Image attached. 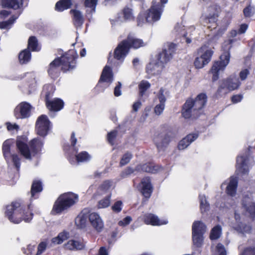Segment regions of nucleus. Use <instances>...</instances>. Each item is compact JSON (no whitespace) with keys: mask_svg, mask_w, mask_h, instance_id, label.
Returning <instances> with one entry per match:
<instances>
[{"mask_svg":"<svg viewBox=\"0 0 255 255\" xmlns=\"http://www.w3.org/2000/svg\"><path fill=\"white\" fill-rule=\"evenodd\" d=\"M71 5V0H60L56 3L55 9L59 11H62L69 8Z\"/></svg>","mask_w":255,"mask_h":255,"instance_id":"72a5a7b5","label":"nucleus"},{"mask_svg":"<svg viewBox=\"0 0 255 255\" xmlns=\"http://www.w3.org/2000/svg\"><path fill=\"white\" fill-rule=\"evenodd\" d=\"M248 27V25L247 24H242L240 26V27L239 29V33L240 34L244 33L246 31Z\"/></svg>","mask_w":255,"mask_h":255,"instance_id":"338daca9","label":"nucleus"},{"mask_svg":"<svg viewBox=\"0 0 255 255\" xmlns=\"http://www.w3.org/2000/svg\"><path fill=\"white\" fill-rule=\"evenodd\" d=\"M16 18L13 17L9 18L7 21L0 22V29H9L11 25L14 23Z\"/></svg>","mask_w":255,"mask_h":255,"instance_id":"09e8293b","label":"nucleus"},{"mask_svg":"<svg viewBox=\"0 0 255 255\" xmlns=\"http://www.w3.org/2000/svg\"><path fill=\"white\" fill-rule=\"evenodd\" d=\"M50 128V122L45 115L38 117L36 123L37 134L41 136H45Z\"/></svg>","mask_w":255,"mask_h":255,"instance_id":"f8f14e48","label":"nucleus"},{"mask_svg":"<svg viewBox=\"0 0 255 255\" xmlns=\"http://www.w3.org/2000/svg\"><path fill=\"white\" fill-rule=\"evenodd\" d=\"M132 221V218L130 216H127L123 220L119 222L118 224L120 226L124 227L128 225Z\"/></svg>","mask_w":255,"mask_h":255,"instance_id":"6e6d98bb","label":"nucleus"},{"mask_svg":"<svg viewBox=\"0 0 255 255\" xmlns=\"http://www.w3.org/2000/svg\"><path fill=\"white\" fill-rule=\"evenodd\" d=\"M183 27L181 24H177L175 27V30L176 32L183 36L187 43H190L192 41L190 36L193 34L191 33V31L194 30L195 28L194 27H191L188 29V31H185Z\"/></svg>","mask_w":255,"mask_h":255,"instance_id":"aec40b11","label":"nucleus"},{"mask_svg":"<svg viewBox=\"0 0 255 255\" xmlns=\"http://www.w3.org/2000/svg\"><path fill=\"white\" fill-rule=\"evenodd\" d=\"M89 221L92 227L98 232H101L104 228V222L100 215L95 212L89 215Z\"/></svg>","mask_w":255,"mask_h":255,"instance_id":"f3484780","label":"nucleus"},{"mask_svg":"<svg viewBox=\"0 0 255 255\" xmlns=\"http://www.w3.org/2000/svg\"><path fill=\"white\" fill-rule=\"evenodd\" d=\"M240 85L238 79L235 76H231L221 83L218 92L226 94L229 91L237 89Z\"/></svg>","mask_w":255,"mask_h":255,"instance_id":"9b49d317","label":"nucleus"},{"mask_svg":"<svg viewBox=\"0 0 255 255\" xmlns=\"http://www.w3.org/2000/svg\"><path fill=\"white\" fill-rule=\"evenodd\" d=\"M65 248L70 250H81L84 247L83 243L74 240L69 241L65 245Z\"/></svg>","mask_w":255,"mask_h":255,"instance_id":"c85d7f7f","label":"nucleus"},{"mask_svg":"<svg viewBox=\"0 0 255 255\" xmlns=\"http://www.w3.org/2000/svg\"><path fill=\"white\" fill-rule=\"evenodd\" d=\"M155 143L159 150H164L171 141V137L168 133L159 135L155 138Z\"/></svg>","mask_w":255,"mask_h":255,"instance_id":"a211bd4d","label":"nucleus"},{"mask_svg":"<svg viewBox=\"0 0 255 255\" xmlns=\"http://www.w3.org/2000/svg\"><path fill=\"white\" fill-rule=\"evenodd\" d=\"M249 74V71L248 69H244L240 73V77L242 80H244L246 79Z\"/></svg>","mask_w":255,"mask_h":255,"instance_id":"0e129e2a","label":"nucleus"},{"mask_svg":"<svg viewBox=\"0 0 255 255\" xmlns=\"http://www.w3.org/2000/svg\"><path fill=\"white\" fill-rule=\"evenodd\" d=\"M200 202V209L202 213L206 212L209 209V204L206 201V197L204 195H199Z\"/></svg>","mask_w":255,"mask_h":255,"instance_id":"37998d69","label":"nucleus"},{"mask_svg":"<svg viewBox=\"0 0 255 255\" xmlns=\"http://www.w3.org/2000/svg\"><path fill=\"white\" fill-rule=\"evenodd\" d=\"M203 234H198L194 228L193 234H192V240L193 245L196 247L200 248L203 245Z\"/></svg>","mask_w":255,"mask_h":255,"instance_id":"c756f323","label":"nucleus"},{"mask_svg":"<svg viewBox=\"0 0 255 255\" xmlns=\"http://www.w3.org/2000/svg\"><path fill=\"white\" fill-rule=\"evenodd\" d=\"M76 159L78 162H86L89 161L90 158V155L86 151H82L77 154L76 156Z\"/></svg>","mask_w":255,"mask_h":255,"instance_id":"79ce46f5","label":"nucleus"},{"mask_svg":"<svg viewBox=\"0 0 255 255\" xmlns=\"http://www.w3.org/2000/svg\"><path fill=\"white\" fill-rule=\"evenodd\" d=\"M237 179L235 177H231L227 186L226 192L228 195L233 196L235 195L237 187Z\"/></svg>","mask_w":255,"mask_h":255,"instance_id":"cd10ccee","label":"nucleus"},{"mask_svg":"<svg viewBox=\"0 0 255 255\" xmlns=\"http://www.w3.org/2000/svg\"><path fill=\"white\" fill-rule=\"evenodd\" d=\"M6 128L9 131H13L16 130L17 131L19 127L17 125L14 124H11L9 123H7L6 124Z\"/></svg>","mask_w":255,"mask_h":255,"instance_id":"052dcab7","label":"nucleus"},{"mask_svg":"<svg viewBox=\"0 0 255 255\" xmlns=\"http://www.w3.org/2000/svg\"><path fill=\"white\" fill-rule=\"evenodd\" d=\"M111 203V195L100 200L98 202V207L99 208H105L109 207Z\"/></svg>","mask_w":255,"mask_h":255,"instance_id":"a18cd8bd","label":"nucleus"},{"mask_svg":"<svg viewBox=\"0 0 255 255\" xmlns=\"http://www.w3.org/2000/svg\"><path fill=\"white\" fill-rule=\"evenodd\" d=\"M132 157V155L130 152H126L122 156L121 161H120V164L122 166H123V165H125L128 164L130 161Z\"/></svg>","mask_w":255,"mask_h":255,"instance_id":"8fccbe9b","label":"nucleus"},{"mask_svg":"<svg viewBox=\"0 0 255 255\" xmlns=\"http://www.w3.org/2000/svg\"><path fill=\"white\" fill-rule=\"evenodd\" d=\"M123 18L125 20H131L133 18V14L131 8L126 7L123 10Z\"/></svg>","mask_w":255,"mask_h":255,"instance_id":"de8ad7c7","label":"nucleus"},{"mask_svg":"<svg viewBox=\"0 0 255 255\" xmlns=\"http://www.w3.org/2000/svg\"><path fill=\"white\" fill-rule=\"evenodd\" d=\"M42 190L41 183L39 181H34L31 186V196L34 197L36 193L40 192Z\"/></svg>","mask_w":255,"mask_h":255,"instance_id":"a19ab883","label":"nucleus"},{"mask_svg":"<svg viewBox=\"0 0 255 255\" xmlns=\"http://www.w3.org/2000/svg\"><path fill=\"white\" fill-rule=\"evenodd\" d=\"M255 12V7L251 5H249L244 9V13L246 17H250L252 16Z\"/></svg>","mask_w":255,"mask_h":255,"instance_id":"3c124183","label":"nucleus"},{"mask_svg":"<svg viewBox=\"0 0 255 255\" xmlns=\"http://www.w3.org/2000/svg\"><path fill=\"white\" fill-rule=\"evenodd\" d=\"M77 57L76 51L70 50L60 58H55L49 64L48 69L49 75L53 78L57 77L59 73L60 66L64 71L73 69L75 67V59Z\"/></svg>","mask_w":255,"mask_h":255,"instance_id":"f257e3e1","label":"nucleus"},{"mask_svg":"<svg viewBox=\"0 0 255 255\" xmlns=\"http://www.w3.org/2000/svg\"><path fill=\"white\" fill-rule=\"evenodd\" d=\"M141 192L142 195L147 198H149L152 192V187L149 178L145 177L142 179L140 183Z\"/></svg>","mask_w":255,"mask_h":255,"instance_id":"4be33fe9","label":"nucleus"},{"mask_svg":"<svg viewBox=\"0 0 255 255\" xmlns=\"http://www.w3.org/2000/svg\"><path fill=\"white\" fill-rule=\"evenodd\" d=\"M68 238V234L67 232H62L52 239V243L54 245L62 243Z\"/></svg>","mask_w":255,"mask_h":255,"instance_id":"4c0bfd02","label":"nucleus"},{"mask_svg":"<svg viewBox=\"0 0 255 255\" xmlns=\"http://www.w3.org/2000/svg\"><path fill=\"white\" fill-rule=\"evenodd\" d=\"M31 58V54L28 49L23 50L19 55V62L21 64L28 62Z\"/></svg>","mask_w":255,"mask_h":255,"instance_id":"e433bc0d","label":"nucleus"},{"mask_svg":"<svg viewBox=\"0 0 255 255\" xmlns=\"http://www.w3.org/2000/svg\"><path fill=\"white\" fill-rule=\"evenodd\" d=\"M242 98V96L240 95H235L232 97V100L234 103H237L240 102Z\"/></svg>","mask_w":255,"mask_h":255,"instance_id":"69168bd1","label":"nucleus"},{"mask_svg":"<svg viewBox=\"0 0 255 255\" xmlns=\"http://www.w3.org/2000/svg\"><path fill=\"white\" fill-rule=\"evenodd\" d=\"M214 255H226V251L222 244L220 243L217 244Z\"/></svg>","mask_w":255,"mask_h":255,"instance_id":"603ef678","label":"nucleus"},{"mask_svg":"<svg viewBox=\"0 0 255 255\" xmlns=\"http://www.w3.org/2000/svg\"><path fill=\"white\" fill-rule=\"evenodd\" d=\"M207 102V97L204 94H200L195 99H188L184 104L182 115L185 119L196 118Z\"/></svg>","mask_w":255,"mask_h":255,"instance_id":"7ed1b4c3","label":"nucleus"},{"mask_svg":"<svg viewBox=\"0 0 255 255\" xmlns=\"http://www.w3.org/2000/svg\"><path fill=\"white\" fill-rule=\"evenodd\" d=\"M12 162L17 170L19 169L20 165V158L17 154H13L11 155Z\"/></svg>","mask_w":255,"mask_h":255,"instance_id":"864d4df0","label":"nucleus"},{"mask_svg":"<svg viewBox=\"0 0 255 255\" xmlns=\"http://www.w3.org/2000/svg\"><path fill=\"white\" fill-rule=\"evenodd\" d=\"M71 13L73 15V20L76 26H81L83 23V17L80 12L77 10H71Z\"/></svg>","mask_w":255,"mask_h":255,"instance_id":"473e14b6","label":"nucleus"},{"mask_svg":"<svg viewBox=\"0 0 255 255\" xmlns=\"http://www.w3.org/2000/svg\"><path fill=\"white\" fill-rule=\"evenodd\" d=\"M250 160L247 156H240L237 158V172L239 176L246 175L249 172L248 161Z\"/></svg>","mask_w":255,"mask_h":255,"instance_id":"4468645a","label":"nucleus"},{"mask_svg":"<svg viewBox=\"0 0 255 255\" xmlns=\"http://www.w3.org/2000/svg\"><path fill=\"white\" fill-rule=\"evenodd\" d=\"M218 13L216 8L214 6H211L208 8L205 15H203L202 19H205L206 23L215 22L217 20Z\"/></svg>","mask_w":255,"mask_h":255,"instance_id":"393cba45","label":"nucleus"},{"mask_svg":"<svg viewBox=\"0 0 255 255\" xmlns=\"http://www.w3.org/2000/svg\"><path fill=\"white\" fill-rule=\"evenodd\" d=\"M78 195L72 192L62 194L55 202L52 212L59 214L68 210L78 201Z\"/></svg>","mask_w":255,"mask_h":255,"instance_id":"6e6552de","label":"nucleus"},{"mask_svg":"<svg viewBox=\"0 0 255 255\" xmlns=\"http://www.w3.org/2000/svg\"><path fill=\"white\" fill-rule=\"evenodd\" d=\"M166 95L167 91L162 88H160L157 94L156 97L159 101V104H157L154 108V112L157 115H161L165 108Z\"/></svg>","mask_w":255,"mask_h":255,"instance_id":"2eb2a0df","label":"nucleus"},{"mask_svg":"<svg viewBox=\"0 0 255 255\" xmlns=\"http://www.w3.org/2000/svg\"><path fill=\"white\" fill-rule=\"evenodd\" d=\"M143 218L146 224L152 226H160L165 225L168 223L166 219L160 220L157 216L151 213L145 214Z\"/></svg>","mask_w":255,"mask_h":255,"instance_id":"dca6fc26","label":"nucleus"},{"mask_svg":"<svg viewBox=\"0 0 255 255\" xmlns=\"http://www.w3.org/2000/svg\"><path fill=\"white\" fill-rule=\"evenodd\" d=\"M144 45V42L141 39L135 38L129 35L127 39L123 40L116 48L115 58L118 60L123 59L126 56L130 47L137 49Z\"/></svg>","mask_w":255,"mask_h":255,"instance_id":"0eeeda50","label":"nucleus"},{"mask_svg":"<svg viewBox=\"0 0 255 255\" xmlns=\"http://www.w3.org/2000/svg\"><path fill=\"white\" fill-rule=\"evenodd\" d=\"M164 6L153 0L150 8L145 12H141L138 15L137 22L138 25L142 26L145 23L152 24L159 20L161 17Z\"/></svg>","mask_w":255,"mask_h":255,"instance_id":"423d86ee","label":"nucleus"},{"mask_svg":"<svg viewBox=\"0 0 255 255\" xmlns=\"http://www.w3.org/2000/svg\"><path fill=\"white\" fill-rule=\"evenodd\" d=\"M112 186V182L110 180L104 181L99 187L97 192L100 193L102 192L108 191Z\"/></svg>","mask_w":255,"mask_h":255,"instance_id":"49530a36","label":"nucleus"},{"mask_svg":"<svg viewBox=\"0 0 255 255\" xmlns=\"http://www.w3.org/2000/svg\"><path fill=\"white\" fill-rule=\"evenodd\" d=\"M113 81V76L112 69L109 66H106L103 70L99 84L106 83L107 84L108 86H109Z\"/></svg>","mask_w":255,"mask_h":255,"instance_id":"412c9836","label":"nucleus"},{"mask_svg":"<svg viewBox=\"0 0 255 255\" xmlns=\"http://www.w3.org/2000/svg\"><path fill=\"white\" fill-rule=\"evenodd\" d=\"M235 218L236 223L232 225L233 228L239 233H249L251 230V227L249 225H246L242 222H240V216L236 212L235 213Z\"/></svg>","mask_w":255,"mask_h":255,"instance_id":"6ab92c4d","label":"nucleus"},{"mask_svg":"<svg viewBox=\"0 0 255 255\" xmlns=\"http://www.w3.org/2000/svg\"><path fill=\"white\" fill-rule=\"evenodd\" d=\"M31 106L27 103L22 102L14 109V116L17 119H23L29 116Z\"/></svg>","mask_w":255,"mask_h":255,"instance_id":"ddd939ff","label":"nucleus"},{"mask_svg":"<svg viewBox=\"0 0 255 255\" xmlns=\"http://www.w3.org/2000/svg\"><path fill=\"white\" fill-rule=\"evenodd\" d=\"M133 172V169L131 168L128 167L126 169H125L121 174V176L125 178L128 175Z\"/></svg>","mask_w":255,"mask_h":255,"instance_id":"680f3d73","label":"nucleus"},{"mask_svg":"<svg viewBox=\"0 0 255 255\" xmlns=\"http://www.w3.org/2000/svg\"><path fill=\"white\" fill-rule=\"evenodd\" d=\"M243 206L251 216L255 214V203L252 202L250 198H245L243 201Z\"/></svg>","mask_w":255,"mask_h":255,"instance_id":"a878e982","label":"nucleus"},{"mask_svg":"<svg viewBox=\"0 0 255 255\" xmlns=\"http://www.w3.org/2000/svg\"><path fill=\"white\" fill-rule=\"evenodd\" d=\"M13 143L11 139H7L5 140L2 145V151L4 158L8 161L9 157L10 156V147Z\"/></svg>","mask_w":255,"mask_h":255,"instance_id":"c9c22d12","label":"nucleus"},{"mask_svg":"<svg viewBox=\"0 0 255 255\" xmlns=\"http://www.w3.org/2000/svg\"><path fill=\"white\" fill-rule=\"evenodd\" d=\"M87 216L84 213H81L75 219V224L80 229L84 228L87 224Z\"/></svg>","mask_w":255,"mask_h":255,"instance_id":"7c9ffc66","label":"nucleus"},{"mask_svg":"<svg viewBox=\"0 0 255 255\" xmlns=\"http://www.w3.org/2000/svg\"><path fill=\"white\" fill-rule=\"evenodd\" d=\"M162 169L161 167L151 164H144L141 166V170L144 172L155 173Z\"/></svg>","mask_w":255,"mask_h":255,"instance_id":"f704fd0d","label":"nucleus"},{"mask_svg":"<svg viewBox=\"0 0 255 255\" xmlns=\"http://www.w3.org/2000/svg\"><path fill=\"white\" fill-rule=\"evenodd\" d=\"M122 202L121 201L116 202L112 208L113 211L119 213L122 210Z\"/></svg>","mask_w":255,"mask_h":255,"instance_id":"4d7b16f0","label":"nucleus"},{"mask_svg":"<svg viewBox=\"0 0 255 255\" xmlns=\"http://www.w3.org/2000/svg\"><path fill=\"white\" fill-rule=\"evenodd\" d=\"M46 244L44 242L41 243L38 246L36 255H41L45 250Z\"/></svg>","mask_w":255,"mask_h":255,"instance_id":"bf43d9fd","label":"nucleus"},{"mask_svg":"<svg viewBox=\"0 0 255 255\" xmlns=\"http://www.w3.org/2000/svg\"><path fill=\"white\" fill-rule=\"evenodd\" d=\"M221 234V227L220 226H217L212 230L210 234V239L211 240H216L220 237Z\"/></svg>","mask_w":255,"mask_h":255,"instance_id":"c03bdc74","label":"nucleus"},{"mask_svg":"<svg viewBox=\"0 0 255 255\" xmlns=\"http://www.w3.org/2000/svg\"><path fill=\"white\" fill-rule=\"evenodd\" d=\"M230 58V53L226 51L221 55L220 61H216L214 63L211 69V72L213 74V81H216L219 78V72L225 69L229 64Z\"/></svg>","mask_w":255,"mask_h":255,"instance_id":"1a4fd4ad","label":"nucleus"},{"mask_svg":"<svg viewBox=\"0 0 255 255\" xmlns=\"http://www.w3.org/2000/svg\"><path fill=\"white\" fill-rule=\"evenodd\" d=\"M5 215L8 220L14 224H18L22 220L28 222L33 216L30 211H25L18 202H13L7 206Z\"/></svg>","mask_w":255,"mask_h":255,"instance_id":"20e7f679","label":"nucleus"},{"mask_svg":"<svg viewBox=\"0 0 255 255\" xmlns=\"http://www.w3.org/2000/svg\"><path fill=\"white\" fill-rule=\"evenodd\" d=\"M255 253V251L251 249H247L244 251V252L240 254V255H248Z\"/></svg>","mask_w":255,"mask_h":255,"instance_id":"774afa93","label":"nucleus"},{"mask_svg":"<svg viewBox=\"0 0 255 255\" xmlns=\"http://www.w3.org/2000/svg\"><path fill=\"white\" fill-rule=\"evenodd\" d=\"M46 104L47 108L53 111H59L63 108L64 106L63 102L58 98L52 100L46 99Z\"/></svg>","mask_w":255,"mask_h":255,"instance_id":"b1692460","label":"nucleus"},{"mask_svg":"<svg viewBox=\"0 0 255 255\" xmlns=\"http://www.w3.org/2000/svg\"><path fill=\"white\" fill-rule=\"evenodd\" d=\"M31 150L30 152L26 144V140L23 137H19L16 141V146L21 154L27 159H31V157L41 150L43 145V141L39 138H35L29 142Z\"/></svg>","mask_w":255,"mask_h":255,"instance_id":"39448f33","label":"nucleus"},{"mask_svg":"<svg viewBox=\"0 0 255 255\" xmlns=\"http://www.w3.org/2000/svg\"><path fill=\"white\" fill-rule=\"evenodd\" d=\"M150 87V84L147 81H141L139 85V94L140 96H143L145 92Z\"/></svg>","mask_w":255,"mask_h":255,"instance_id":"ea45409f","label":"nucleus"},{"mask_svg":"<svg viewBox=\"0 0 255 255\" xmlns=\"http://www.w3.org/2000/svg\"><path fill=\"white\" fill-rule=\"evenodd\" d=\"M117 135V131L115 130L112 131L108 134L107 139L108 142L112 145L114 143V140Z\"/></svg>","mask_w":255,"mask_h":255,"instance_id":"5fc2aeb1","label":"nucleus"},{"mask_svg":"<svg viewBox=\"0 0 255 255\" xmlns=\"http://www.w3.org/2000/svg\"><path fill=\"white\" fill-rule=\"evenodd\" d=\"M194 227H195V230L198 234H204L207 231L206 226L201 221H195L193 223L192 227V234H193Z\"/></svg>","mask_w":255,"mask_h":255,"instance_id":"2f4dec72","label":"nucleus"},{"mask_svg":"<svg viewBox=\"0 0 255 255\" xmlns=\"http://www.w3.org/2000/svg\"><path fill=\"white\" fill-rule=\"evenodd\" d=\"M198 135L196 133L189 134L180 140L178 145L179 150H183L187 148L192 142L195 140Z\"/></svg>","mask_w":255,"mask_h":255,"instance_id":"5701e85b","label":"nucleus"},{"mask_svg":"<svg viewBox=\"0 0 255 255\" xmlns=\"http://www.w3.org/2000/svg\"><path fill=\"white\" fill-rule=\"evenodd\" d=\"M1 4L3 7L16 9L22 6V0H1Z\"/></svg>","mask_w":255,"mask_h":255,"instance_id":"bb28decb","label":"nucleus"},{"mask_svg":"<svg viewBox=\"0 0 255 255\" xmlns=\"http://www.w3.org/2000/svg\"><path fill=\"white\" fill-rule=\"evenodd\" d=\"M175 47V44L172 43L165 45L162 50L157 55L156 62L150 63L147 66V72L152 75L160 74L165 65L172 58Z\"/></svg>","mask_w":255,"mask_h":255,"instance_id":"f03ea898","label":"nucleus"},{"mask_svg":"<svg viewBox=\"0 0 255 255\" xmlns=\"http://www.w3.org/2000/svg\"><path fill=\"white\" fill-rule=\"evenodd\" d=\"M28 48L32 51H38L40 47L38 45L37 39L34 36H31L28 40Z\"/></svg>","mask_w":255,"mask_h":255,"instance_id":"58836bf2","label":"nucleus"},{"mask_svg":"<svg viewBox=\"0 0 255 255\" xmlns=\"http://www.w3.org/2000/svg\"><path fill=\"white\" fill-rule=\"evenodd\" d=\"M97 0H86L85 5L94 10L97 5Z\"/></svg>","mask_w":255,"mask_h":255,"instance_id":"13d9d810","label":"nucleus"},{"mask_svg":"<svg viewBox=\"0 0 255 255\" xmlns=\"http://www.w3.org/2000/svg\"><path fill=\"white\" fill-rule=\"evenodd\" d=\"M122 86V84L120 82H118V85L115 88L114 90V95L115 96H120L122 94V92L121 90V88Z\"/></svg>","mask_w":255,"mask_h":255,"instance_id":"e2e57ef3","label":"nucleus"},{"mask_svg":"<svg viewBox=\"0 0 255 255\" xmlns=\"http://www.w3.org/2000/svg\"><path fill=\"white\" fill-rule=\"evenodd\" d=\"M213 51L211 49L207 48L206 46L202 47L198 50V54H201L200 56L196 58L194 61V66L197 69L203 68L211 60Z\"/></svg>","mask_w":255,"mask_h":255,"instance_id":"9d476101","label":"nucleus"}]
</instances>
